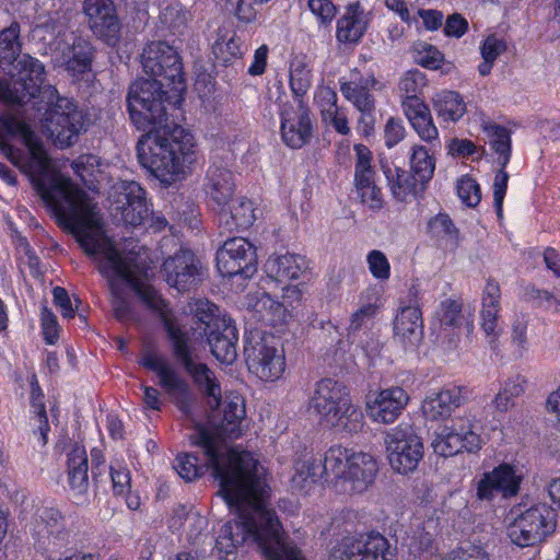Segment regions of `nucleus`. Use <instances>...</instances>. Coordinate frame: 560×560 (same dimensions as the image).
<instances>
[{
	"instance_id": "obj_8",
	"label": "nucleus",
	"mask_w": 560,
	"mask_h": 560,
	"mask_svg": "<svg viewBox=\"0 0 560 560\" xmlns=\"http://www.w3.org/2000/svg\"><path fill=\"white\" fill-rule=\"evenodd\" d=\"M325 469L335 477L332 488L337 494L352 495L368 490L375 480L378 465L369 453L332 445L325 453Z\"/></svg>"
},
{
	"instance_id": "obj_6",
	"label": "nucleus",
	"mask_w": 560,
	"mask_h": 560,
	"mask_svg": "<svg viewBox=\"0 0 560 560\" xmlns=\"http://www.w3.org/2000/svg\"><path fill=\"white\" fill-rule=\"evenodd\" d=\"M308 408L319 422L340 433H355L363 428L364 416L346 385L332 378L316 383Z\"/></svg>"
},
{
	"instance_id": "obj_7",
	"label": "nucleus",
	"mask_w": 560,
	"mask_h": 560,
	"mask_svg": "<svg viewBox=\"0 0 560 560\" xmlns=\"http://www.w3.org/2000/svg\"><path fill=\"white\" fill-rule=\"evenodd\" d=\"M222 406V419H211L209 427L197 424L195 432L190 434V443L195 446H199L203 450L207 457V465L213 470V465L210 460V456L207 453V446H211L213 455L221 462L230 457V455L249 454L245 451H236L229 448L223 440L237 439L242 434V421L245 418V404L244 399L237 394H230L225 396L224 401L221 400ZM250 455L257 459L252 453Z\"/></svg>"
},
{
	"instance_id": "obj_2",
	"label": "nucleus",
	"mask_w": 560,
	"mask_h": 560,
	"mask_svg": "<svg viewBox=\"0 0 560 560\" xmlns=\"http://www.w3.org/2000/svg\"><path fill=\"white\" fill-rule=\"evenodd\" d=\"M88 255H102L105 264L100 271L110 278L112 305L117 318L125 320L129 317V301L120 293L118 280L128 283L140 301L154 312L164 324L173 342L174 354L194 380L196 386L206 395L211 408L220 407L221 386L212 370L205 363L194 362L187 345V334L182 329L167 302L147 281V275L138 258L124 257L114 246L104 230L103 215L98 206L68 230Z\"/></svg>"
},
{
	"instance_id": "obj_39",
	"label": "nucleus",
	"mask_w": 560,
	"mask_h": 560,
	"mask_svg": "<svg viewBox=\"0 0 560 560\" xmlns=\"http://www.w3.org/2000/svg\"><path fill=\"white\" fill-rule=\"evenodd\" d=\"M67 458L69 485L72 490L82 493L89 482L88 455L84 446L73 444L67 454Z\"/></svg>"
},
{
	"instance_id": "obj_5",
	"label": "nucleus",
	"mask_w": 560,
	"mask_h": 560,
	"mask_svg": "<svg viewBox=\"0 0 560 560\" xmlns=\"http://www.w3.org/2000/svg\"><path fill=\"white\" fill-rule=\"evenodd\" d=\"M19 35L18 24L0 32V67L14 79L12 85L0 80V91L3 92L0 100L23 104L31 101L44 83L45 70L37 59L20 54Z\"/></svg>"
},
{
	"instance_id": "obj_34",
	"label": "nucleus",
	"mask_w": 560,
	"mask_h": 560,
	"mask_svg": "<svg viewBox=\"0 0 560 560\" xmlns=\"http://www.w3.org/2000/svg\"><path fill=\"white\" fill-rule=\"evenodd\" d=\"M465 401L460 387H448L428 396L422 404V411L430 420L448 418Z\"/></svg>"
},
{
	"instance_id": "obj_16",
	"label": "nucleus",
	"mask_w": 560,
	"mask_h": 560,
	"mask_svg": "<svg viewBox=\"0 0 560 560\" xmlns=\"http://www.w3.org/2000/svg\"><path fill=\"white\" fill-rule=\"evenodd\" d=\"M110 209L114 214L129 225L138 226L148 217L145 192L136 182L122 180L116 183L109 194Z\"/></svg>"
},
{
	"instance_id": "obj_44",
	"label": "nucleus",
	"mask_w": 560,
	"mask_h": 560,
	"mask_svg": "<svg viewBox=\"0 0 560 560\" xmlns=\"http://www.w3.org/2000/svg\"><path fill=\"white\" fill-rule=\"evenodd\" d=\"M313 82L311 62L304 56H296L290 62V88L296 97L307 93Z\"/></svg>"
},
{
	"instance_id": "obj_31",
	"label": "nucleus",
	"mask_w": 560,
	"mask_h": 560,
	"mask_svg": "<svg viewBox=\"0 0 560 560\" xmlns=\"http://www.w3.org/2000/svg\"><path fill=\"white\" fill-rule=\"evenodd\" d=\"M246 305L259 316L260 320L276 328L285 326L291 318L288 306L275 301L265 291L248 294Z\"/></svg>"
},
{
	"instance_id": "obj_20",
	"label": "nucleus",
	"mask_w": 560,
	"mask_h": 560,
	"mask_svg": "<svg viewBox=\"0 0 560 560\" xmlns=\"http://www.w3.org/2000/svg\"><path fill=\"white\" fill-rule=\"evenodd\" d=\"M162 273L166 283L177 291H187L196 287L202 278L201 266L195 255L180 249L163 264Z\"/></svg>"
},
{
	"instance_id": "obj_53",
	"label": "nucleus",
	"mask_w": 560,
	"mask_h": 560,
	"mask_svg": "<svg viewBox=\"0 0 560 560\" xmlns=\"http://www.w3.org/2000/svg\"><path fill=\"white\" fill-rule=\"evenodd\" d=\"M457 195L463 203L468 207H476L481 200V190L478 183L468 175L458 179Z\"/></svg>"
},
{
	"instance_id": "obj_28",
	"label": "nucleus",
	"mask_w": 560,
	"mask_h": 560,
	"mask_svg": "<svg viewBox=\"0 0 560 560\" xmlns=\"http://www.w3.org/2000/svg\"><path fill=\"white\" fill-rule=\"evenodd\" d=\"M501 311V290L498 282L489 279L481 293L479 324L490 343L500 336L499 314Z\"/></svg>"
},
{
	"instance_id": "obj_1",
	"label": "nucleus",
	"mask_w": 560,
	"mask_h": 560,
	"mask_svg": "<svg viewBox=\"0 0 560 560\" xmlns=\"http://www.w3.org/2000/svg\"><path fill=\"white\" fill-rule=\"evenodd\" d=\"M207 453L219 493L236 516L217 532L213 556L218 560H235L240 548L252 544L266 560H301L300 550L285 541L276 512L269 508L267 469L250 454H232L220 462L209 445Z\"/></svg>"
},
{
	"instance_id": "obj_41",
	"label": "nucleus",
	"mask_w": 560,
	"mask_h": 560,
	"mask_svg": "<svg viewBox=\"0 0 560 560\" xmlns=\"http://www.w3.org/2000/svg\"><path fill=\"white\" fill-rule=\"evenodd\" d=\"M177 524L182 534L190 544L199 542L208 528V520L194 510L185 511L182 509L176 512L172 527H176Z\"/></svg>"
},
{
	"instance_id": "obj_15",
	"label": "nucleus",
	"mask_w": 560,
	"mask_h": 560,
	"mask_svg": "<svg viewBox=\"0 0 560 560\" xmlns=\"http://www.w3.org/2000/svg\"><path fill=\"white\" fill-rule=\"evenodd\" d=\"M482 446L481 436L472 430L468 419L453 418L433 433L431 447L442 457H452L463 451L477 453Z\"/></svg>"
},
{
	"instance_id": "obj_17",
	"label": "nucleus",
	"mask_w": 560,
	"mask_h": 560,
	"mask_svg": "<svg viewBox=\"0 0 560 560\" xmlns=\"http://www.w3.org/2000/svg\"><path fill=\"white\" fill-rule=\"evenodd\" d=\"M410 397L400 386L370 392L365 397V412L368 418L377 424H392L404 412Z\"/></svg>"
},
{
	"instance_id": "obj_30",
	"label": "nucleus",
	"mask_w": 560,
	"mask_h": 560,
	"mask_svg": "<svg viewBox=\"0 0 560 560\" xmlns=\"http://www.w3.org/2000/svg\"><path fill=\"white\" fill-rule=\"evenodd\" d=\"M238 334L232 318H223L220 328H214L208 336L212 354L218 361L232 364L237 357Z\"/></svg>"
},
{
	"instance_id": "obj_10",
	"label": "nucleus",
	"mask_w": 560,
	"mask_h": 560,
	"mask_svg": "<svg viewBox=\"0 0 560 560\" xmlns=\"http://www.w3.org/2000/svg\"><path fill=\"white\" fill-rule=\"evenodd\" d=\"M248 371L262 382H275L285 372L287 361L280 338L262 329L246 334L244 346Z\"/></svg>"
},
{
	"instance_id": "obj_56",
	"label": "nucleus",
	"mask_w": 560,
	"mask_h": 560,
	"mask_svg": "<svg viewBox=\"0 0 560 560\" xmlns=\"http://www.w3.org/2000/svg\"><path fill=\"white\" fill-rule=\"evenodd\" d=\"M322 119L325 125L331 127L335 131L342 136H348L351 131L348 119V112L343 107H334L331 110H329V113L323 114Z\"/></svg>"
},
{
	"instance_id": "obj_26",
	"label": "nucleus",
	"mask_w": 560,
	"mask_h": 560,
	"mask_svg": "<svg viewBox=\"0 0 560 560\" xmlns=\"http://www.w3.org/2000/svg\"><path fill=\"white\" fill-rule=\"evenodd\" d=\"M326 472L325 460L312 453H303L294 459L290 487L300 495H308L317 487L322 475Z\"/></svg>"
},
{
	"instance_id": "obj_47",
	"label": "nucleus",
	"mask_w": 560,
	"mask_h": 560,
	"mask_svg": "<svg viewBox=\"0 0 560 560\" xmlns=\"http://www.w3.org/2000/svg\"><path fill=\"white\" fill-rule=\"evenodd\" d=\"M354 184L362 203L371 209H380L382 207V194L381 189L375 185L374 176L354 179Z\"/></svg>"
},
{
	"instance_id": "obj_29",
	"label": "nucleus",
	"mask_w": 560,
	"mask_h": 560,
	"mask_svg": "<svg viewBox=\"0 0 560 560\" xmlns=\"http://www.w3.org/2000/svg\"><path fill=\"white\" fill-rule=\"evenodd\" d=\"M404 114L419 138L427 143H439V130L433 121L430 108L419 97L402 101Z\"/></svg>"
},
{
	"instance_id": "obj_62",
	"label": "nucleus",
	"mask_w": 560,
	"mask_h": 560,
	"mask_svg": "<svg viewBox=\"0 0 560 560\" xmlns=\"http://www.w3.org/2000/svg\"><path fill=\"white\" fill-rule=\"evenodd\" d=\"M98 165V158L92 154L81 155L71 164L74 173L80 176L82 180H86L89 176H94L95 167Z\"/></svg>"
},
{
	"instance_id": "obj_49",
	"label": "nucleus",
	"mask_w": 560,
	"mask_h": 560,
	"mask_svg": "<svg viewBox=\"0 0 560 560\" xmlns=\"http://www.w3.org/2000/svg\"><path fill=\"white\" fill-rule=\"evenodd\" d=\"M306 5L319 26H329L337 15V7L331 0H306Z\"/></svg>"
},
{
	"instance_id": "obj_37",
	"label": "nucleus",
	"mask_w": 560,
	"mask_h": 560,
	"mask_svg": "<svg viewBox=\"0 0 560 560\" xmlns=\"http://www.w3.org/2000/svg\"><path fill=\"white\" fill-rule=\"evenodd\" d=\"M212 52L215 59L222 63H231L242 57L243 40L237 35L232 24L221 25L212 44Z\"/></svg>"
},
{
	"instance_id": "obj_11",
	"label": "nucleus",
	"mask_w": 560,
	"mask_h": 560,
	"mask_svg": "<svg viewBox=\"0 0 560 560\" xmlns=\"http://www.w3.org/2000/svg\"><path fill=\"white\" fill-rule=\"evenodd\" d=\"M557 526L555 511L545 503L514 508L509 514L506 535L518 547H530L546 540Z\"/></svg>"
},
{
	"instance_id": "obj_36",
	"label": "nucleus",
	"mask_w": 560,
	"mask_h": 560,
	"mask_svg": "<svg viewBox=\"0 0 560 560\" xmlns=\"http://www.w3.org/2000/svg\"><path fill=\"white\" fill-rule=\"evenodd\" d=\"M206 192L218 209H224L229 205L234 194L233 175L230 170L211 165L206 178Z\"/></svg>"
},
{
	"instance_id": "obj_64",
	"label": "nucleus",
	"mask_w": 560,
	"mask_h": 560,
	"mask_svg": "<svg viewBox=\"0 0 560 560\" xmlns=\"http://www.w3.org/2000/svg\"><path fill=\"white\" fill-rule=\"evenodd\" d=\"M438 316L442 325L456 326L460 317V305L456 301L446 300L441 303Z\"/></svg>"
},
{
	"instance_id": "obj_12",
	"label": "nucleus",
	"mask_w": 560,
	"mask_h": 560,
	"mask_svg": "<svg viewBox=\"0 0 560 560\" xmlns=\"http://www.w3.org/2000/svg\"><path fill=\"white\" fill-rule=\"evenodd\" d=\"M385 455L392 470L401 476L412 474L423 459L424 446L421 436L408 423L384 433Z\"/></svg>"
},
{
	"instance_id": "obj_57",
	"label": "nucleus",
	"mask_w": 560,
	"mask_h": 560,
	"mask_svg": "<svg viewBox=\"0 0 560 560\" xmlns=\"http://www.w3.org/2000/svg\"><path fill=\"white\" fill-rule=\"evenodd\" d=\"M441 560H490V557L483 547L469 544L452 550Z\"/></svg>"
},
{
	"instance_id": "obj_45",
	"label": "nucleus",
	"mask_w": 560,
	"mask_h": 560,
	"mask_svg": "<svg viewBox=\"0 0 560 560\" xmlns=\"http://www.w3.org/2000/svg\"><path fill=\"white\" fill-rule=\"evenodd\" d=\"M409 164L410 172L417 177V180L427 186L435 170L433 155L423 145L415 144L410 149Z\"/></svg>"
},
{
	"instance_id": "obj_42",
	"label": "nucleus",
	"mask_w": 560,
	"mask_h": 560,
	"mask_svg": "<svg viewBox=\"0 0 560 560\" xmlns=\"http://www.w3.org/2000/svg\"><path fill=\"white\" fill-rule=\"evenodd\" d=\"M482 130L491 149L499 155L498 161L500 165L506 167L511 158L510 131L505 127L490 121L482 124Z\"/></svg>"
},
{
	"instance_id": "obj_52",
	"label": "nucleus",
	"mask_w": 560,
	"mask_h": 560,
	"mask_svg": "<svg viewBox=\"0 0 560 560\" xmlns=\"http://www.w3.org/2000/svg\"><path fill=\"white\" fill-rule=\"evenodd\" d=\"M161 22L171 30H179L190 20V13L180 3L165 7L160 14Z\"/></svg>"
},
{
	"instance_id": "obj_13",
	"label": "nucleus",
	"mask_w": 560,
	"mask_h": 560,
	"mask_svg": "<svg viewBox=\"0 0 560 560\" xmlns=\"http://www.w3.org/2000/svg\"><path fill=\"white\" fill-rule=\"evenodd\" d=\"M142 67L151 79L163 80L173 85L171 98H178L185 91L182 62L176 49L164 42L148 44L142 52Z\"/></svg>"
},
{
	"instance_id": "obj_19",
	"label": "nucleus",
	"mask_w": 560,
	"mask_h": 560,
	"mask_svg": "<svg viewBox=\"0 0 560 560\" xmlns=\"http://www.w3.org/2000/svg\"><path fill=\"white\" fill-rule=\"evenodd\" d=\"M523 475L521 469L513 464L503 463L482 475L477 483V498L479 500H491L495 493L504 498L517 494Z\"/></svg>"
},
{
	"instance_id": "obj_50",
	"label": "nucleus",
	"mask_w": 560,
	"mask_h": 560,
	"mask_svg": "<svg viewBox=\"0 0 560 560\" xmlns=\"http://www.w3.org/2000/svg\"><path fill=\"white\" fill-rule=\"evenodd\" d=\"M174 468L187 481H192L200 477L205 470V466L198 464V458L189 453L177 455Z\"/></svg>"
},
{
	"instance_id": "obj_54",
	"label": "nucleus",
	"mask_w": 560,
	"mask_h": 560,
	"mask_svg": "<svg viewBox=\"0 0 560 560\" xmlns=\"http://www.w3.org/2000/svg\"><path fill=\"white\" fill-rule=\"evenodd\" d=\"M257 3L253 0H226L228 10L241 22L245 24L257 20L258 12L255 8Z\"/></svg>"
},
{
	"instance_id": "obj_63",
	"label": "nucleus",
	"mask_w": 560,
	"mask_h": 560,
	"mask_svg": "<svg viewBox=\"0 0 560 560\" xmlns=\"http://www.w3.org/2000/svg\"><path fill=\"white\" fill-rule=\"evenodd\" d=\"M42 329L47 343L54 345L58 340L59 326L57 317L46 307L42 311Z\"/></svg>"
},
{
	"instance_id": "obj_22",
	"label": "nucleus",
	"mask_w": 560,
	"mask_h": 560,
	"mask_svg": "<svg viewBox=\"0 0 560 560\" xmlns=\"http://www.w3.org/2000/svg\"><path fill=\"white\" fill-rule=\"evenodd\" d=\"M83 10L93 33L109 45L119 39L120 23L112 0H85Z\"/></svg>"
},
{
	"instance_id": "obj_9",
	"label": "nucleus",
	"mask_w": 560,
	"mask_h": 560,
	"mask_svg": "<svg viewBox=\"0 0 560 560\" xmlns=\"http://www.w3.org/2000/svg\"><path fill=\"white\" fill-rule=\"evenodd\" d=\"M39 97L48 105L42 119V130L60 148L72 145L85 128V118L73 101L60 97L51 85L39 84L31 97Z\"/></svg>"
},
{
	"instance_id": "obj_38",
	"label": "nucleus",
	"mask_w": 560,
	"mask_h": 560,
	"mask_svg": "<svg viewBox=\"0 0 560 560\" xmlns=\"http://www.w3.org/2000/svg\"><path fill=\"white\" fill-rule=\"evenodd\" d=\"M220 220L224 221L229 229H247L256 220V209L253 201L238 197L231 199L224 209H220Z\"/></svg>"
},
{
	"instance_id": "obj_55",
	"label": "nucleus",
	"mask_w": 560,
	"mask_h": 560,
	"mask_svg": "<svg viewBox=\"0 0 560 560\" xmlns=\"http://www.w3.org/2000/svg\"><path fill=\"white\" fill-rule=\"evenodd\" d=\"M355 171L354 179L373 177L375 176L374 168L372 166V152L364 144H355Z\"/></svg>"
},
{
	"instance_id": "obj_58",
	"label": "nucleus",
	"mask_w": 560,
	"mask_h": 560,
	"mask_svg": "<svg viewBox=\"0 0 560 560\" xmlns=\"http://www.w3.org/2000/svg\"><path fill=\"white\" fill-rule=\"evenodd\" d=\"M425 85V77L419 70H411L404 74L399 81V91L402 92L406 97H418L417 94L421 92Z\"/></svg>"
},
{
	"instance_id": "obj_25",
	"label": "nucleus",
	"mask_w": 560,
	"mask_h": 560,
	"mask_svg": "<svg viewBox=\"0 0 560 560\" xmlns=\"http://www.w3.org/2000/svg\"><path fill=\"white\" fill-rule=\"evenodd\" d=\"M394 336L406 350L417 349L423 338V320L417 305L400 306L394 320Z\"/></svg>"
},
{
	"instance_id": "obj_40",
	"label": "nucleus",
	"mask_w": 560,
	"mask_h": 560,
	"mask_svg": "<svg viewBox=\"0 0 560 560\" xmlns=\"http://www.w3.org/2000/svg\"><path fill=\"white\" fill-rule=\"evenodd\" d=\"M433 108L443 121L456 122L467 112V105L462 95L455 91H442L433 98Z\"/></svg>"
},
{
	"instance_id": "obj_35",
	"label": "nucleus",
	"mask_w": 560,
	"mask_h": 560,
	"mask_svg": "<svg viewBox=\"0 0 560 560\" xmlns=\"http://www.w3.org/2000/svg\"><path fill=\"white\" fill-rule=\"evenodd\" d=\"M383 172L390 192L397 201L407 202L425 189L423 183L417 180V177L411 172L401 167L384 165Z\"/></svg>"
},
{
	"instance_id": "obj_24",
	"label": "nucleus",
	"mask_w": 560,
	"mask_h": 560,
	"mask_svg": "<svg viewBox=\"0 0 560 560\" xmlns=\"http://www.w3.org/2000/svg\"><path fill=\"white\" fill-rule=\"evenodd\" d=\"M334 556L340 560H390L392 553L388 540L380 534H372L360 539H343Z\"/></svg>"
},
{
	"instance_id": "obj_21",
	"label": "nucleus",
	"mask_w": 560,
	"mask_h": 560,
	"mask_svg": "<svg viewBox=\"0 0 560 560\" xmlns=\"http://www.w3.org/2000/svg\"><path fill=\"white\" fill-rule=\"evenodd\" d=\"M280 116L281 138L285 145L301 149L310 142L313 126L308 109L301 102L296 105H284Z\"/></svg>"
},
{
	"instance_id": "obj_59",
	"label": "nucleus",
	"mask_w": 560,
	"mask_h": 560,
	"mask_svg": "<svg viewBox=\"0 0 560 560\" xmlns=\"http://www.w3.org/2000/svg\"><path fill=\"white\" fill-rule=\"evenodd\" d=\"M113 489L117 494H125L130 489V474L124 462L115 460L110 465Z\"/></svg>"
},
{
	"instance_id": "obj_60",
	"label": "nucleus",
	"mask_w": 560,
	"mask_h": 560,
	"mask_svg": "<svg viewBox=\"0 0 560 560\" xmlns=\"http://www.w3.org/2000/svg\"><path fill=\"white\" fill-rule=\"evenodd\" d=\"M429 230L435 237H454L457 234L447 214L440 213L429 221Z\"/></svg>"
},
{
	"instance_id": "obj_61",
	"label": "nucleus",
	"mask_w": 560,
	"mask_h": 560,
	"mask_svg": "<svg viewBox=\"0 0 560 560\" xmlns=\"http://www.w3.org/2000/svg\"><path fill=\"white\" fill-rule=\"evenodd\" d=\"M314 100L320 110V116L338 106L337 93L329 86H318Z\"/></svg>"
},
{
	"instance_id": "obj_32",
	"label": "nucleus",
	"mask_w": 560,
	"mask_h": 560,
	"mask_svg": "<svg viewBox=\"0 0 560 560\" xmlns=\"http://www.w3.org/2000/svg\"><path fill=\"white\" fill-rule=\"evenodd\" d=\"M369 23V13L360 3L349 4L345 14L337 22V40L349 44L358 43L366 32Z\"/></svg>"
},
{
	"instance_id": "obj_23",
	"label": "nucleus",
	"mask_w": 560,
	"mask_h": 560,
	"mask_svg": "<svg viewBox=\"0 0 560 560\" xmlns=\"http://www.w3.org/2000/svg\"><path fill=\"white\" fill-rule=\"evenodd\" d=\"M56 51V60L73 75L84 73L90 69L92 51L90 45L73 33H63L62 38L50 42Z\"/></svg>"
},
{
	"instance_id": "obj_46",
	"label": "nucleus",
	"mask_w": 560,
	"mask_h": 560,
	"mask_svg": "<svg viewBox=\"0 0 560 560\" xmlns=\"http://www.w3.org/2000/svg\"><path fill=\"white\" fill-rule=\"evenodd\" d=\"M61 520L59 511L54 508L38 510L33 524V535L37 537L39 545H45L50 533L62 526Z\"/></svg>"
},
{
	"instance_id": "obj_33",
	"label": "nucleus",
	"mask_w": 560,
	"mask_h": 560,
	"mask_svg": "<svg viewBox=\"0 0 560 560\" xmlns=\"http://www.w3.org/2000/svg\"><path fill=\"white\" fill-rule=\"evenodd\" d=\"M305 257L285 253L270 256L265 264L267 276L278 282L300 279L307 270Z\"/></svg>"
},
{
	"instance_id": "obj_4",
	"label": "nucleus",
	"mask_w": 560,
	"mask_h": 560,
	"mask_svg": "<svg viewBox=\"0 0 560 560\" xmlns=\"http://www.w3.org/2000/svg\"><path fill=\"white\" fill-rule=\"evenodd\" d=\"M0 150L30 176L42 200L65 229L72 228L97 206L82 188L52 167L43 142L19 112L0 115Z\"/></svg>"
},
{
	"instance_id": "obj_51",
	"label": "nucleus",
	"mask_w": 560,
	"mask_h": 560,
	"mask_svg": "<svg viewBox=\"0 0 560 560\" xmlns=\"http://www.w3.org/2000/svg\"><path fill=\"white\" fill-rule=\"evenodd\" d=\"M366 264L372 277L380 282L387 281L390 277V264L386 255L378 250L373 249L366 255Z\"/></svg>"
},
{
	"instance_id": "obj_48",
	"label": "nucleus",
	"mask_w": 560,
	"mask_h": 560,
	"mask_svg": "<svg viewBox=\"0 0 560 560\" xmlns=\"http://www.w3.org/2000/svg\"><path fill=\"white\" fill-rule=\"evenodd\" d=\"M415 60L420 66L431 70L441 69L444 65L443 54L428 43H418L415 46Z\"/></svg>"
},
{
	"instance_id": "obj_14",
	"label": "nucleus",
	"mask_w": 560,
	"mask_h": 560,
	"mask_svg": "<svg viewBox=\"0 0 560 560\" xmlns=\"http://www.w3.org/2000/svg\"><path fill=\"white\" fill-rule=\"evenodd\" d=\"M140 364L158 375L160 385L177 408L184 415L190 416L195 396L189 384L177 373L167 358L159 352L147 350L140 359Z\"/></svg>"
},
{
	"instance_id": "obj_3",
	"label": "nucleus",
	"mask_w": 560,
	"mask_h": 560,
	"mask_svg": "<svg viewBox=\"0 0 560 560\" xmlns=\"http://www.w3.org/2000/svg\"><path fill=\"white\" fill-rule=\"evenodd\" d=\"M172 92L173 85L163 80L142 78L130 85L127 97L131 121L147 131L138 141V160L165 185L183 178L198 156L191 131L175 126L167 132L163 127L168 108L183 101V93L174 100Z\"/></svg>"
},
{
	"instance_id": "obj_27",
	"label": "nucleus",
	"mask_w": 560,
	"mask_h": 560,
	"mask_svg": "<svg viewBox=\"0 0 560 560\" xmlns=\"http://www.w3.org/2000/svg\"><path fill=\"white\" fill-rule=\"evenodd\" d=\"M378 82L373 74L363 77L358 70H352L349 77L339 78V86L342 96L350 102L355 109H375V100L371 93Z\"/></svg>"
},
{
	"instance_id": "obj_43",
	"label": "nucleus",
	"mask_w": 560,
	"mask_h": 560,
	"mask_svg": "<svg viewBox=\"0 0 560 560\" xmlns=\"http://www.w3.org/2000/svg\"><path fill=\"white\" fill-rule=\"evenodd\" d=\"M185 313L191 314L196 320L205 326L207 329L220 328L223 318H230L226 315H221L217 305L207 299L191 300L184 310Z\"/></svg>"
},
{
	"instance_id": "obj_18",
	"label": "nucleus",
	"mask_w": 560,
	"mask_h": 560,
	"mask_svg": "<svg viewBox=\"0 0 560 560\" xmlns=\"http://www.w3.org/2000/svg\"><path fill=\"white\" fill-rule=\"evenodd\" d=\"M255 262V247L243 237L228 240L217 254V267L223 277H249L256 270Z\"/></svg>"
}]
</instances>
